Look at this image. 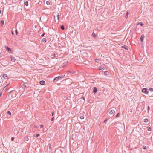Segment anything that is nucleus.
<instances>
[{
  "label": "nucleus",
  "mask_w": 153,
  "mask_h": 153,
  "mask_svg": "<svg viewBox=\"0 0 153 153\" xmlns=\"http://www.w3.org/2000/svg\"><path fill=\"white\" fill-rule=\"evenodd\" d=\"M8 96L12 98H13L16 96V92L12 91L8 93Z\"/></svg>",
  "instance_id": "nucleus-1"
},
{
  "label": "nucleus",
  "mask_w": 153,
  "mask_h": 153,
  "mask_svg": "<svg viewBox=\"0 0 153 153\" xmlns=\"http://www.w3.org/2000/svg\"><path fill=\"white\" fill-rule=\"evenodd\" d=\"M117 33H115V35L117 34ZM118 35H115V46L117 45H119V43H120L121 42L118 39H119V38L117 37L116 36H117Z\"/></svg>",
  "instance_id": "nucleus-2"
},
{
  "label": "nucleus",
  "mask_w": 153,
  "mask_h": 153,
  "mask_svg": "<svg viewBox=\"0 0 153 153\" xmlns=\"http://www.w3.org/2000/svg\"><path fill=\"white\" fill-rule=\"evenodd\" d=\"M142 92L145 94H148L149 92V90L146 88H143L142 90Z\"/></svg>",
  "instance_id": "nucleus-3"
},
{
  "label": "nucleus",
  "mask_w": 153,
  "mask_h": 153,
  "mask_svg": "<svg viewBox=\"0 0 153 153\" xmlns=\"http://www.w3.org/2000/svg\"><path fill=\"white\" fill-rule=\"evenodd\" d=\"M5 48L6 50L7 51H9L11 53L12 52V50L11 48H9L8 46H5Z\"/></svg>",
  "instance_id": "nucleus-4"
},
{
  "label": "nucleus",
  "mask_w": 153,
  "mask_h": 153,
  "mask_svg": "<svg viewBox=\"0 0 153 153\" xmlns=\"http://www.w3.org/2000/svg\"><path fill=\"white\" fill-rule=\"evenodd\" d=\"M60 79V78L59 76H57L55 77L53 80V82H56V81L59 80Z\"/></svg>",
  "instance_id": "nucleus-5"
},
{
  "label": "nucleus",
  "mask_w": 153,
  "mask_h": 153,
  "mask_svg": "<svg viewBox=\"0 0 153 153\" xmlns=\"http://www.w3.org/2000/svg\"><path fill=\"white\" fill-rule=\"evenodd\" d=\"M105 66V65L104 64H103V65H101L99 68V70H104L105 69L104 66Z\"/></svg>",
  "instance_id": "nucleus-6"
},
{
  "label": "nucleus",
  "mask_w": 153,
  "mask_h": 153,
  "mask_svg": "<svg viewBox=\"0 0 153 153\" xmlns=\"http://www.w3.org/2000/svg\"><path fill=\"white\" fill-rule=\"evenodd\" d=\"M144 38H145V36H144V34H142V36H141L140 38V40L141 42H143V39H144Z\"/></svg>",
  "instance_id": "nucleus-7"
},
{
  "label": "nucleus",
  "mask_w": 153,
  "mask_h": 153,
  "mask_svg": "<svg viewBox=\"0 0 153 153\" xmlns=\"http://www.w3.org/2000/svg\"><path fill=\"white\" fill-rule=\"evenodd\" d=\"M39 83L41 85H43L45 84V82L44 80H41L39 82Z\"/></svg>",
  "instance_id": "nucleus-8"
},
{
  "label": "nucleus",
  "mask_w": 153,
  "mask_h": 153,
  "mask_svg": "<svg viewBox=\"0 0 153 153\" xmlns=\"http://www.w3.org/2000/svg\"><path fill=\"white\" fill-rule=\"evenodd\" d=\"M1 75L3 78L4 79L7 78L8 77V76L6 74H3Z\"/></svg>",
  "instance_id": "nucleus-9"
},
{
  "label": "nucleus",
  "mask_w": 153,
  "mask_h": 153,
  "mask_svg": "<svg viewBox=\"0 0 153 153\" xmlns=\"http://www.w3.org/2000/svg\"><path fill=\"white\" fill-rule=\"evenodd\" d=\"M97 91V88L96 87H94L93 88V92L94 94H95Z\"/></svg>",
  "instance_id": "nucleus-10"
},
{
  "label": "nucleus",
  "mask_w": 153,
  "mask_h": 153,
  "mask_svg": "<svg viewBox=\"0 0 153 153\" xmlns=\"http://www.w3.org/2000/svg\"><path fill=\"white\" fill-rule=\"evenodd\" d=\"M7 116H8V115L10 116L8 117H9V118L10 117V116L11 115V113L10 111H7Z\"/></svg>",
  "instance_id": "nucleus-11"
},
{
  "label": "nucleus",
  "mask_w": 153,
  "mask_h": 153,
  "mask_svg": "<svg viewBox=\"0 0 153 153\" xmlns=\"http://www.w3.org/2000/svg\"><path fill=\"white\" fill-rule=\"evenodd\" d=\"M10 57L11 61L13 62H14L15 61L16 59L14 57H13V56L12 55H11L10 56Z\"/></svg>",
  "instance_id": "nucleus-12"
},
{
  "label": "nucleus",
  "mask_w": 153,
  "mask_h": 153,
  "mask_svg": "<svg viewBox=\"0 0 153 153\" xmlns=\"http://www.w3.org/2000/svg\"><path fill=\"white\" fill-rule=\"evenodd\" d=\"M4 21L3 20H1L0 21V24L1 25V26H2L4 25Z\"/></svg>",
  "instance_id": "nucleus-13"
},
{
  "label": "nucleus",
  "mask_w": 153,
  "mask_h": 153,
  "mask_svg": "<svg viewBox=\"0 0 153 153\" xmlns=\"http://www.w3.org/2000/svg\"><path fill=\"white\" fill-rule=\"evenodd\" d=\"M68 62H64L63 64V66H62V67H64L67 64H68Z\"/></svg>",
  "instance_id": "nucleus-14"
},
{
  "label": "nucleus",
  "mask_w": 153,
  "mask_h": 153,
  "mask_svg": "<svg viewBox=\"0 0 153 153\" xmlns=\"http://www.w3.org/2000/svg\"><path fill=\"white\" fill-rule=\"evenodd\" d=\"M9 85V84H8L7 85L5 86L3 88V90L4 91L6 90L7 89V87Z\"/></svg>",
  "instance_id": "nucleus-15"
},
{
  "label": "nucleus",
  "mask_w": 153,
  "mask_h": 153,
  "mask_svg": "<svg viewBox=\"0 0 153 153\" xmlns=\"http://www.w3.org/2000/svg\"><path fill=\"white\" fill-rule=\"evenodd\" d=\"M114 113H115V111L114 110H111L109 112L110 114H113Z\"/></svg>",
  "instance_id": "nucleus-16"
},
{
  "label": "nucleus",
  "mask_w": 153,
  "mask_h": 153,
  "mask_svg": "<svg viewBox=\"0 0 153 153\" xmlns=\"http://www.w3.org/2000/svg\"><path fill=\"white\" fill-rule=\"evenodd\" d=\"M60 28H61V29L63 30H65V27H64V26L63 25H61V27H60Z\"/></svg>",
  "instance_id": "nucleus-17"
},
{
  "label": "nucleus",
  "mask_w": 153,
  "mask_h": 153,
  "mask_svg": "<svg viewBox=\"0 0 153 153\" xmlns=\"http://www.w3.org/2000/svg\"><path fill=\"white\" fill-rule=\"evenodd\" d=\"M108 72L107 71H105L104 72V74L105 75H106L108 74Z\"/></svg>",
  "instance_id": "nucleus-18"
},
{
  "label": "nucleus",
  "mask_w": 153,
  "mask_h": 153,
  "mask_svg": "<svg viewBox=\"0 0 153 153\" xmlns=\"http://www.w3.org/2000/svg\"><path fill=\"white\" fill-rule=\"evenodd\" d=\"M65 75H63L62 76H59L60 78V79H62L65 78Z\"/></svg>",
  "instance_id": "nucleus-19"
},
{
  "label": "nucleus",
  "mask_w": 153,
  "mask_h": 153,
  "mask_svg": "<svg viewBox=\"0 0 153 153\" xmlns=\"http://www.w3.org/2000/svg\"><path fill=\"white\" fill-rule=\"evenodd\" d=\"M28 1H25L24 2V5H25L26 6H27L28 5Z\"/></svg>",
  "instance_id": "nucleus-20"
},
{
  "label": "nucleus",
  "mask_w": 153,
  "mask_h": 153,
  "mask_svg": "<svg viewBox=\"0 0 153 153\" xmlns=\"http://www.w3.org/2000/svg\"><path fill=\"white\" fill-rule=\"evenodd\" d=\"M57 20H59L60 18V15L58 13H57Z\"/></svg>",
  "instance_id": "nucleus-21"
},
{
  "label": "nucleus",
  "mask_w": 153,
  "mask_h": 153,
  "mask_svg": "<svg viewBox=\"0 0 153 153\" xmlns=\"http://www.w3.org/2000/svg\"><path fill=\"white\" fill-rule=\"evenodd\" d=\"M47 39L46 38H43L42 39V41L44 42H46Z\"/></svg>",
  "instance_id": "nucleus-22"
},
{
  "label": "nucleus",
  "mask_w": 153,
  "mask_h": 153,
  "mask_svg": "<svg viewBox=\"0 0 153 153\" xmlns=\"http://www.w3.org/2000/svg\"><path fill=\"white\" fill-rule=\"evenodd\" d=\"M121 47H122V48H123L125 49L126 50H128V48L126 47L125 45H124V46H121Z\"/></svg>",
  "instance_id": "nucleus-23"
},
{
  "label": "nucleus",
  "mask_w": 153,
  "mask_h": 153,
  "mask_svg": "<svg viewBox=\"0 0 153 153\" xmlns=\"http://www.w3.org/2000/svg\"><path fill=\"white\" fill-rule=\"evenodd\" d=\"M24 140L26 141H28L29 140V139L28 137H26L24 138Z\"/></svg>",
  "instance_id": "nucleus-24"
},
{
  "label": "nucleus",
  "mask_w": 153,
  "mask_h": 153,
  "mask_svg": "<svg viewBox=\"0 0 153 153\" xmlns=\"http://www.w3.org/2000/svg\"><path fill=\"white\" fill-rule=\"evenodd\" d=\"M129 13L128 12H127L126 15L125 16V17L126 18H127L128 17V16L129 15Z\"/></svg>",
  "instance_id": "nucleus-25"
},
{
  "label": "nucleus",
  "mask_w": 153,
  "mask_h": 153,
  "mask_svg": "<svg viewBox=\"0 0 153 153\" xmlns=\"http://www.w3.org/2000/svg\"><path fill=\"white\" fill-rule=\"evenodd\" d=\"M120 113H118L116 115V117H119L120 116Z\"/></svg>",
  "instance_id": "nucleus-26"
},
{
  "label": "nucleus",
  "mask_w": 153,
  "mask_h": 153,
  "mask_svg": "<svg viewBox=\"0 0 153 153\" xmlns=\"http://www.w3.org/2000/svg\"><path fill=\"white\" fill-rule=\"evenodd\" d=\"M149 91H150L151 92L153 91V88H150L149 89Z\"/></svg>",
  "instance_id": "nucleus-27"
},
{
  "label": "nucleus",
  "mask_w": 153,
  "mask_h": 153,
  "mask_svg": "<svg viewBox=\"0 0 153 153\" xmlns=\"http://www.w3.org/2000/svg\"><path fill=\"white\" fill-rule=\"evenodd\" d=\"M92 35L95 38L97 36V35L95 34L94 33H93L92 34Z\"/></svg>",
  "instance_id": "nucleus-28"
},
{
  "label": "nucleus",
  "mask_w": 153,
  "mask_h": 153,
  "mask_svg": "<svg viewBox=\"0 0 153 153\" xmlns=\"http://www.w3.org/2000/svg\"><path fill=\"white\" fill-rule=\"evenodd\" d=\"M149 121V120L148 119L146 118L144 119V122H147Z\"/></svg>",
  "instance_id": "nucleus-29"
},
{
  "label": "nucleus",
  "mask_w": 153,
  "mask_h": 153,
  "mask_svg": "<svg viewBox=\"0 0 153 153\" xmlns=\"http://www.w3.org/2000/svg\"><path fill=\"white\" fill-rule=\"evenodd\" d=\"M148 128V130L149 131H150L151 130V128L150 127H149L147 128Z\"/></svg>",
  "instance_id": "nucleus-30"
},
{
  "label": "nucleus",
  "mask_w": 153,
  "mask_h": 153,
  "mask_svg": "<svg viewBox=\"0 0 153 153\" xmlns=\"http://www.w3.org/2000/svg\"><path fill=\"white\" fill-rule=\"evenodd\" d=\"M143 149L144 150H146L147 149L146 147L145 146H143Z\"/></svg>",
  "instance_id": "nucleus-31"
},
{
  "label": "nucleus",
  "mask_w": 153,
  "mask_h": 153,
  "mask_svg": "<svg viewBox=\"0 0 153 153\" xmlns=\"http://www.w3.org/2000/svg\"><path fill=\"white\" fill-rule=\"evenodd\" d=\"M138 24H140L141 26H143L144 25V24L142 22H140L138 23Z\"/></svg>",
  "instance_id": "nucleus-32"
},
{
  "label": "nucleus",
  "mask_w": 153,
  "mask_h": 153,
  "mask_svg": "<svg viewBox=\"0 0 153 153\" xmlns=\"http://www.w3.org/2000/svg\"><path fill=\"white\" fill-rule=\"evenodd\" d=\"M39 136V134H37L34 135V137H37L38 136Z\"/></svg>",
  "instance_id": "nucleus-33"
},
{
  "label": "nucleus",
  "mask_w": 153,
  "mask_h": 153,
  "mask_svg": "<svg viewBox=\"0 0 153 153\" xmlns=\"http://www.w3.org/2000/svg\"><path fill=\"white\" fill-rule=\"evenodd\" d=\"M81 99H83V102H84L85 101V98L84 97H82L81 98Z\"/></svg>",
  "instance_id": "nucleus-34"
},
{
  "label": "nucleus",
  "mask_w": 153,
  "mask_h": 153,
  "mask_svg": "<svg viewBox=\"0 0 153 153\" xmlns=\"http://www.w3.org/2000/svg\"><path fill=\"white\" fill-rule=\"evenodd\" d=\"M80 118L81 119H84V116H80Z\"/></svg>",
  "instance_id": "nucleus-35"
},
{
  "label": "nucleus",
  "mask_w": 153,
  "mask_h": 153,
  "mask_svg": "<svg viewBox=\"0 0 153 153\" xmlns=\"http://www.w3.org/2000/svg\"><path fill=\"white\" fill-rule=\"evenodd\" d=\"M46 4H47V5H50V2L49 1H46Z\"/></svg>",
  "instance_id": "nucleus-36"
},
{
  "label": "nucleus",
  "mask_w": 153,
  "mask_h": 153,
  "mask_svg": "<svg viewBox=\"0 0 153 153\" xmlns=\"http://www.w3.org/2000/svg\"><path fill=\"white\" fill-rule=\"evenodd\" d=\"M49 149L51 150V144H49Z\"/></svg>",
  "instance_id": "nucleus-37"
},
{
  "label": "nucleus",
  "mask_w": 153,
  "mask_h": 153,
  "mask_svg": "<svg viewBox=\"0 0 153 153\" xmlns=\"http://www.w3.org/2000/svg\"><path fill=\"white\" fill-rule=\"evenodd\" d=\"M107 120L108 119H107L105 120L103 122L104 123H106V122L107 121Z\"/></svg>",
  "instance_id": "nucleus-38"
},
{
  "label": "nucleus",
  "mask_w": 153,
  "mask_h": 153,
  "mask_svg": "<svg viewBox=\"0 0 153 153\" xmlns=\"http://www.w3.org/2000/svg\"><path fill=\"white\" fill-rule=\"evenodd\" d=\"M54 117L52 118L51 119V120L52 121H54Z\"/></svg>",
  "instance_id": "nucleus-39"
},
{
  "label": "nucleus",
  "mask_w": 153,
  "mask_h": 153,
  "mask_svg": "<svg viewBox=\"0 0 153 153\" xmlns=\"http://www.w3.org/2000/svg\"><path fill=\"white\" fill-rule=\"evenodd\" d=\"M15 33L16 34V35H18V32H17V30H15Z\"/></svg>",
  "instance_id": "nucleus-40"
},
{
  "label": "nucleus",
  "mask_w": 153,
  "mask_h": 153,
  "mask_svg": "<svg viewBox=\"0 0 153 153\" xmlns=\"http://www.w3.org/2000/svg\"><path fill=\"white\" fill-rule=\"evenodd\" d=\"M45 34V33L44 32L42 34V35H41V36H42V37L44 36Z\"/></svg>",
  "instance_id": "nucleus-41"
},
{
  "label": "nucleus",
  "mask_w": 153,
  "mask_h": 153,
  "mask_svg": "<svg viewBox=\"0 0 153 153\" xmlns=\"http://www.w3.org/2000/svg\"><path fill=\"white\" fill-rule=\"evenodd\" d=\"M34 127L35 128H37L39 127L38 125H34Z\"/></svg>",
  "instance_id": "nucleus-42"
},
{
  "label": "nucleus",
  "mask_w": 153,
  "mask_h": 153,
  "mask_svg": "<svg viewBox=\"0 0 153 153\" xmlns=\"http://www.w3.org/2000/svg\"><path fill=\"white\" fill-rule=\"evenodd\" d=\"M11 140L12 141H13L14 140V137H12L11 138Z\"/></svg>",
  "instance_id": "nucleus-43"
},
{
  "label": "nucleus",
  "mask_w": 153,
  "mask_h": 153,
  "mask_svg": "<svg viewBox=\"0 0 153 153\" xmlns=\"http://www.w3.org/2000/svg\"><path fill=\"white\" fill-rule=\"evenodd\" d=\"M40 128H42L44 127V126L43 125H40Z\"/></svg>",
  "instance_id": "nucleus-44"
},
{
  "label": "nucleus",
  "mask_w": 153,
  "mask_h": 153,
  "mask_svg": "<svg viewBox=\"0 0 153 153\" xmlns=\"http://www.w3.org/2000/svg\"><path fill=\"white\" fill-rule=\"evenodd\" d=\"M54 115V112H52V115L53 116Z\"/></svg>",
  "instance_id": "nucleus-45"
},
{
  "label": "nucleus",
  "mask_w": 153,
  "mask_h": 153,
  "mask_svg": "<svg viewBox=\"0 0 153 153\" xmlns=\"http://www.w3.org/2000/svg\"><path fill=\"white\" fill-rule=\"evenodd\" d=\"M149 110H150V107H149V106H148V111H149Z\"/></svg>",
  "instance_id": "nucleus-46"
},
{
  "label": "nucleus",
  "mask_w": 153,
  "mask_h": 153,
  "mask_svg": "<svg viewBox=\"0 0 153 153\" xmlns=\"http://www.w3.org/2000/svg\"><path fill=\"white\" fill-rule=\"evenodd\" d=\"M2 94V92H0V97H1Z\"/></svg>",
  "instance_id": "nucleus-47"
},
{
  "label": "nucleus",
  "mask_w": 153,
  "mask_h": 153,
  "mask_svg": "<svg viewBox=\"0 0 153 153\" xmlns=\"http://www.w3.org/2000/svg\"><path fill=\"white\" fill-rule=\"evenodd\" d=\"M121 3H122V2H121V1H120V4H119V5H118L119 6L120 5V4H121Z\"/></svg>",
  "instance_id": "nucleus-48"
},
{
  "label": "nucleus",
  "mask_w": 153,
  "mask_h": 153,
  "mask_svg": "<svg viewBox=\"0 0 153 153\" xmlns=\"http://www.w3.org/2000/svg\"><path fill=\"white\" fill-rule=\"evenodd\" d=\"M23 85L24 86L25 88V87H26V85H24V84Z\"/></svg>",
  "instance_id": "nucleus-49"
},
{
  "label": "nucleus",
  "mask_w": 153,
  "mask_h": 153,
  "mask_svg": "<svg viewBox=\"0 0 153 153\" xmlns=\"http://www.w3.org/2000/svg\"><path fill=\"white\" fill-rule=\"evenodd\" d=\"M12 35H13L14 34L13 33L12 31Z\"/></svg>",
  "instance_id": "nucleus-50"
},
{
  "label": "nucleus",
  "mask_w": 153,
  "mask_h": 153,
  "mask_svg": "<svg viewBox=\"0 0 153 153\" xmlns=\"http://www.w3.org/2000/svg\"><path fill=\"white\" fill-rule=\"evenodd\" d=\"M1 10H0V14L1 13Z\"/></svg>",
  "instance_id": "nucleus-51"
},
{
  "label": "nucleus",
  "mask_w": 153,
  "mask_h": 153,
  "mask_svg": "<svg viewBox=\"0 0 153 153\" xmlns=\"http://www.w3.org/2000/svg\"><path fill=\"white\" fill-rule=\"evenodd\" d=\"M1 53H0V57H1Z\"/></svg>",
  "instance_id": "nucleus-52"
},
{
  "label": "nucleus",
  "mask_w": 153,
  "mask_h": 153,
  "mask_svg": "<svg viewBox=\"0 0 153 153\" xmlns=\"http://www.w3.org/2000/svg\"><path fill=\"white\" fill-rule=\"evenodd\" d=\"M53 55L54 56H55V54H53Z\"/></svg>",
  "instance_id": "nucleus-53"
}]
</instances>
